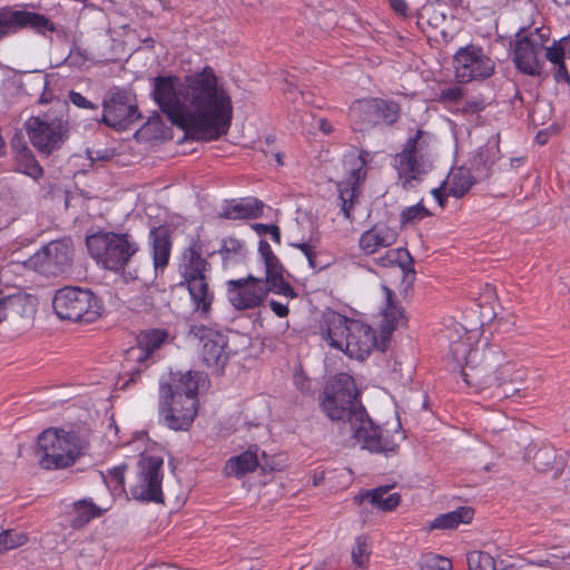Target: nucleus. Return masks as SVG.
<instances>
[{"instance_id": "nucleus-1", "label": "nucleus", "mask_w": 570, "mask_h": 570, "mask_svg": "<svg viewBox=\"0 0 570 570\" xmlns=\"http://www.w3.org/2000/svg\"><path fill=\"white\" fill-rule=\"evenodd\" d=\"M154 78L153 97L168 120L197 140H217L229 130L233 104L210 66L187 75Z\"/></svg>"}, {"instance_id": "nucleus-2", "label": "nucleus", "mask_w": 570, "mask_h": 570, "mask_svg": "<svg viewBox=\"0 0 570 570\" xmlns=\"http://www.w3.org/2000/svg\"><path fill=\"white\" fill-rule=\"evenodd\" d=\"M322 409L332 421H343L351 438L362 449L372 453L389 455L396 453L399 443L384 435L380 425L374 424L365 407L357 402L353 379L341 374L325 391Z\"/></svg>"}, {"instance_id": "nucleus-3", "label": "nucleus", "mask_w": 570, "mask_h": 570, "mask_svg": "<svg viewBox=\"0 0 570 570\" xmlns=\"http://www.w3.org/2000/svg\"><path fill=\"white\" fill-rule=\"evenodd\" d=\"M198 372L171 374L160 382L158 399L159 422L174 431H187L198 411Z\"/></svg>"}, {"instance_id": "nucleus-4", "label": "nucleus", "mask_w": 570, "mask_h": 570, "mask_svg": "<svg viewBox=\"0 0 570 570\" xmlns=\"http://www.w3.org/2000/svg\"><path fill=\"white\" fill-rule=\"evenodd\" d=\"M381 288L384 294V303L381 309L380 338L376 337L375 331L370 325L355 320L350 324V334L343 348V352L351 357L363 360L374 348L384 352L390 344L392 333L404 322V311L399 305L394 292L386 285H382Z\"/></svg>"}, {"instance_id": "nucleus-5", "label": "nucleus", "mask_w": 570, "mask_h": 570, "mask_svg": "<svg viewBox=\"0 0 570 570\" xmlns=\"http://www.w3.org/2000/svg\"><path fill=\"white\" fill-rule=\"evenodd\" d=\"M434 155V136L429 131L417 129L405 140L402 150L393 158L403 189H414L424 180L433 169Z\"/></svg>"}, {"instance_id": "nucleus-6", "label": "nucleus", "mask_w": 570, "mask_h": 570, "mask_svg": "<svg viewBox=\"0 0 570 570\" xmlns=\"http://www.w3.org/2000/svg\"><path fill=\"white\" fill-rule=\"evenodd\" d=\"M86 245L98 265L116 273L124 271L140 249L135 236L128 232L98 230L86 237Z\"/></svg>"}, {"instance_id": "nucleus-7", "label": "nucleus", "mask_w": 570, "mask_h": 570, "mask_svg": "<svg viewBox=\"0 0 570 570\" xmlns=\"http://www.w3.org/2000/svg\"><path fill=\"white\" fill-rule=\"evenodd\" d=\"M52 307L60 320L91 324L101 317L102 301L89 288L65 286L53 296Z\"/></svg>"}, {"instance_id": "nucleus-8", "label": "nucleus", "mask_w": 570, "mask_h": 570, "mask_svg": "<svg viewBox=\"0 0 570 570\" xmlns=\"http://www.w3.org/2000/svg\"><path fill=\"white\" fill-rule=\"evenodd\" d=\"M36 454L46 470L71 466L81 454L78 436L62 430H45L38 436Z\"/></svg>"}, {"instance_id": "nucleus-9", "label": "nucleus", "mask_w": 570, "mask_h": 570, "mask_svg": "<svg viewBox=\"0 0 570 570\" xmlns=\"http://www.w3.org/2000/svg\"><path fill=\"white\" fill-rule=\"evenodd\" d=\"M400 115L399 102L382 98L355 100L350 107V118L356 131H368L381 124L393 126Z\"/></svg>"}, {"instance_id": "nucleus-10", "label": "nucleus", "mask_w": 570, "mask_h": 570, "mask_svg": "<svg viewBox=\"0 0 570 570\" xmlns=\"http://www.w3.org/2000/svg\"><path fill=\"white\" fill-rule=\"evenodd\" d=\"M24 128L32 146L45 155L60 149L69 135V122L62 117L43 118L33 116L27 119Z\"/></svg>"}, {"instance_id": "nucleus-11", "label": "nucleus", "mask_w": 570, "mask_h": 570, "mask_svg": "<svg viewBox=\"0 0 570 570\" xmlns=\"http://www.w3.org/2000/svg\"><path fill=\"white\" fill-rule=\"evenodd\" d=\"M73 244L70 238L49 242L29 257L27 265L45 276H60L67 273L73 259Z\"/></svg>"}, {"instance_id": "nucleus-12", "label": "nucleus", "mask_w": 570, "mask_h": 570, "mask_svg": "<svg viewBox=\"0 0 570 570\" xmlns=\"http://www.w3.org/2000/svg\"><path fill=\"white\" fill-rule=\"evenodd\" d=\"M27 29L46 36L55 32L56 26L46 16L26 10L23 4L0 7V40Z\"/></svg>"}, {"instance_id": "nucleus-13", "label": "nucleus", "mask_w": 570, "mask_h": 570, "mask_svg": "<svg viewBox=\"0 0 570 570\" xmlns=\"http://www.w3.org/2000/svg\"><path fill=\"white\" fill-rule=\"evenodd\" d=\"M164 459L157 455H146L137 463L136 482L129 492L134 500L140 502H164L163 472Z\"/></svg>"}, {"instance_id": "nucleus-14", "label": "nucleus", "mask_w": 570, "mask_h": 570, "mask_svg": "<svg viewBox=\"0 0 570 570\" xmlns=\"http://www.w3.org/2000/svg\"><path fill=\"white\" fill-rule=\"evenodd\" d=\"M101 106V117L96 120L115 129L126 128L140 118L135 97L125 88H110L105 95Z\"/></svg>"}, {"instance_id": "nucleus-15", "label": "nucleus", "mask_w": 570, "mask_h": 570, "mask_svg": "<svg viewBox=\"0 0 570 570\" xmlns=\"http://www.w3.org/2000/svg\"><path fill=\"white\" fill-rule=\"evenodd\" d=\"M454 73L459 82L490 78L495 68L494 61L485 55L480 46L461 47L453 57Z\"/></svg>"}, {"instance_id": "nucleus-16", "label": "nucleus", "mask_w": 570, "mask_h": 570, "mask_svg": "<svg viewBox=\"0 0 570 570\" xmlns=\"http://www.w3.org/2000/svg\"><path fill=\"white\" fill-rule=\"evenodd\" d=\"M347 164L348 176L337 184V190L344 217L352 222V212L358 202L361 185L366 177L367 153L361 151L357 156L350 157Z\"/></svg>"}, {"instance_id": "nucleus-17", "label": "nucleus", "mask_w": 570, "mask_h": 570, "mask_svg": "<svg viewBox=\"0 0 570 570\" xmlns=\"http://www.w3.org/2000/svg\"><path fill=\"white\" fill-rule=\"evenodd\" d=\"M226 286L228 302L237 311L259 307L271 293L261 278L253 275L229 279Z\"/></svg>"}, {"instance_id": "nucleus-18", "label": "nucleus", "mask_w": 570, "mask_h": 570, "mask_svg": "<svg viewBox=\"0 0 570 570\" xmlns=\"http://www.w3.org/2000/svg\"><path fill=\"white\" fill-rule=\"evenodd\" d=\"M542 48V43L533 38V33L527 35L525 28H520L512 43V61L515 68L527 76H540L542 63L539 55Z\"/></svg>"}, {"instance_id": "nucleus-19", "label": "nucleus", "mask_w": 570, "mask_h": 570, "mask_svg": "<svg viewBox=\"0 0 570 570\" xmlns=\"http://www.w3.org/2000/svg\"><path fill=\"white\" fill-rule=\"evenodd\" d=\"M195 335L199 336L203 341L202 356L204 363L209 368L217 371L223 370L228 361V354L226 352L227 338L223 334L205 326L197 328Z\"/></svg>"}, {"instance_id": "nucleus-20", "label": "nucleus", "mask_w": 570, "mask_h": 570, "mask_svg": "<svg viewBox=\"0 0 570 570\" xmlns=\"http://www.w3.org/2000/svg\"><path fill=\"white\" fill-rule=\"evenodd\" d=\"M168 336V332L161 328L141 332L137 337V344L126 351L125 361L127 363L145 364L165 344Z\"/></svg>"}, {"instance_id": "nucleus-21", "label": "nucleus", "mask_w": 570, "mask_h": 570, "mask_svg": "<svg viewBox=\"0 0 570 570\" xmlns=\"http://www.w3.org/2000/svg\"><path fill=\"white\" fill-rule=\"evenodd\" d=\"M210 269V263L202 257L200 246L197 243L190 245L184 252L181 263L179 264V274L183 278L179 286L207 278Z\"/></svg>"}, {"instance_id": "nucleus-22", "label": "nucleus", "mask_w": 570, "mask_h": 570, "mask_svg": "<svg viewBox=\"0 0 570 570\" xmlns=\"http://www.w3.org/2000/svg\"><path fill=\"white\" fill-rule=\"evenodd\" d=\"M355 320L334 312L327 311L323 315L321 326L323 338L334 348L343 351L347 335L350 334V324Z\"/></svg>"}, {"instance_id": "nucleus-23", "label": "nucleus", "mask_w": 570, "mask_h": 570, "mask_svg": "<svg viewBox=\"0 0 570 570\" xmlns=\"http://www.w3.org/2000/svg\"><path fill=\"white\" fill-rule=\"evenodd\" d=\"M148 242L151 248L155 272H163L169 264L173 248L170 227L167 225L153 227L149 232Z\"/></svg>"}, {"instance_id": "nucleus-24", "label": "nucleus", "mask_w": 570, "mask_h": 570, "mask_svg": "<svg viewBox=\"0 0 570 570\" xmlns=\"http://www.w3.org/2000/svg\"><path fill=\"white\" fill-rule=\"evenodd\" d=\"M376 264L382 267L397 266L402 273V285L406 292L415 281V271L413 268V258L409 250L404 247L389 249L384 255L375 259Z\"/></svg>"}, {"instance_id": "nucleus-25", "label": "nucleus", "mask_w": 570, "mask_h": 570, "mask_svg": "<svg viewBox=\"0 0 570 570\" xmlns=\"http://www.w3.org/2000/svg\"><path fill=\"white\" fill-rule=\"evenodd\" d=\"M265 267V276L259 277L265 287L268 288L271 293L285 296L287 298H295L297 293L294 287L285 279V274H287L286 268L279 261V258H274L272 261L263 263Z\"/></svg>"}, {"instance_id": "nucleus-26", "label": "nucleus", "mask_w": 570, "mask_h": 570, "mask_svg": "<svg viewBox=\"0 0 570 570\" xmlns=\"http://www.w3.org/2000/svg\"><path fill=\"white\" fill-rule=\"evenodd\" d=\"M397 234L386 225L376 224L363 232L358 239V247L364 255H373L382 248L392 246Z\"/></svg>"}, {"instance_id": "nucleus-27", "label": "nucleus", "mask_w": 570, "mask_h": 570, "mask_svg": "<svg viewBox=\"0 0 570 570\" xmlns=\"http://www.w3.org/2000/svg\"><path fill=\"white\" fill-rule=\"evenodd\" d=\"M500 159V135L489 137L471 159V167L478 173L479 178H488L492 166Z\"/></svg>"}, {"instance_id": "nucleus-28", "label": "nucleus", "mask_w": 570, "mask_h": 570, "mask_svg": "<svg viewBox=\"0 0 570 570\" xmlns=\"http://www.w3.org/2000/svg\"><path fill=\"white\" fill-rule=\"evenodd\" d=\"M264 203L255 197L230 200L224 207L220 214L227 219H255L263 215Z\"/></svg>"}, {"instance_id": "nucleus-29", "label": "nucleus", "mask_w": 570, "mask_h": 570, "mask_svg": "<svg viewBox=\"0 0 570 570\" xmlns=\"http://www.w3.org/2000/svg\"><path fill=\"white\" fill-rule=\"evenodd\" d=\"M258 446L250 445L238 455H234L226 461L224 472L227 476L242 478L247 473L254 472L258 466Z\"/></svg>"}, {"instance_id": "nucleus-30", "label": "nucleus", "mask_w": 570, "mask_h": 570, "mask_svg": "<svg viewBox=\"0 0 570 570\" xmlns=\"http://www.w3.org/2000/svg\"><path fill=\"white\" fill-rule=\"evenodd\" d=\"M190 295L191 302L195 305V311L199 312L203 316H208L214 302V292L209 287V278L195 281L185 284Z\"/></svg>"}, {"instance_id": "nucleus-31", "label": "nucleus", "mask_w": 570, "mask_h": 570, "mask_svg": "<svg viewBox=\"0 0 570 570\" xmlns=\"http://www.w3.org/2000/svg\"><path fill=\"white\" fill-rule=\"evenodd\" d=\"M475 181L476 178L471 174L470 169L461 166L451 169L443 185L446 186L449 195L461 198L471 189Z\"/></svg>"}, {"instance_id": "nucleus-32", "label": "nucleus", "mask_w": 570, "mask_h": 570, "mask_svg": "<svg viewBox=\"0 0 570 570\" xmlns=\"http://www.w3.org/2000/svg\"><path fill=\"white\" fill-rule=\"evenodd\" d=\"M105 510L96 505L91 500L82 499L76 501L69 512L70 527L72 529H81L92 519L99 518Z\"/></svg>"}, {"instance_id": "nucleus-33", "label": "nucleus", "mask_w": 570, "mask_h": 570, "mask_svg": "<svg viewBox=\"0 0 570 570\" xmlns=\"http://www.w3.org/2000/svg\"><path fill=\"white\" fill-rule=\"evenodd\" d=\"M473 517V511L468 507H461L449 513L439 515L431 523L432 529H455L461 523H468Z\"/></svg>"}, {"instance_id": "nucleus-34", "label": "nucleus", "mask_w": 570, "mask_h": 570, "mask_svg": "<svg viewBox=\"0 0 570 570\" xmlns=\"http://www.w3.org/2000/svg\"><path fill=\"white\" fill-rule=\"evenodd\" d=\"M365 498L380 510L392 511L401 502L399 493H390V487H379L366 492Z\"/></svg>"}, {"instance_id": "nucleus-35", "label": "nucleus", "mask_w": 570, "mask_h": 570, "mask_svg": "<svg viewBox=\"0 0 570 570\" xmlns=\"http://www.w3.org/2000/svg\"><path fill=\"white\" fill-rule=\"evenodd\" d=\"M534 449L535 451L532 455L534 469L538 471L551 470L557 460L556 449L551 444H542L539 448L532 445L528 448V455H530Z\"/></svg>"}, {"instance_id": "nucleus-36", "label": "nucleus", "mask_w": 570, "mask_h": 570, "mask_svg": "<svg viewBox=\"0 0 570 570\" xmlns=\"http://www.w3.org/2000/svg\"><path fill=\"white\" fill-rule=\"evenodd\" d=\"M14 167L16 171L24 174L35 180H38L43 176V168L40 166L32 153L16 156Z\"/></svg>"}, {"instance_id": "nucleus-37", "label": "nucleus", "mask_w": 570, "mask_h": 570, "mask_svg": "<svg viewBox=\"0 0 570 570\" xmlns=\"http://www.w3.org/2000/svg\"><path fill=\"white\" fill-rule=\"evenodd\" d=\"M28 299L29 296L20 292L4 295L0 291V323L7 318L9 309H18L24 306Z\"/></svg>"}, {"instance_id": "nucleus-38", "label": "nucleus", "mask_w": 570, "mask_h": 570, "mask_svg": "<svg viewBox=\"0 0 570 570\" xmlns=\"http://www.w3.org/2000/svg\"><path fill=\"white\" fill-rule=\"evenodd\" d=\"M353 563L361 569H365L370 562L371 548L365 535H358L355 539V544L352 549Z\"/></svg>"}, {"instance_id": "nucleus-39", "label": "nucleus", "mask_w": 570, "mask_h": 570, "mask_svg": "<svg viewBox=\"0 0 570 570\" xmlns=\"http://www.w3.org/2000/svg\"><path fill=\"white\" fill-rule=\"evenodd\" d=\"M431 212L423 205V202H419L413 206L405 207L400 215L402 225H414L426 217H430Z\"/></svg>"}, {"instance_id": "nucleus-40", "label": "nucleus", "mask_w": 570, "mask_h": 570, "mask_svg": "<svg viewBox=\"0 0 570 570\" xmlns=\"http://www.w3.org/2000/svg\"><path fill=\"white\" fill-rule=\"evenodd\" d=\"M469 570H497L493 557L483 551H472L468 554Z\"/></svg>"}, {"instance_id": "nucleus-41", "label": "nucleus", "mask_w": 570, "mask_h": 570, "mask_svg": "<svg viewBox=\"0 0 570 570\" xmlns=\"http://www.w3.org/2000/svg\"><path fill=\"white\" fill-rule=\"evenodd\" d=\"M245 253V245L242 240L228 237L222 240V246L218 249V254L222 255L224 262L229 258V255L243 256Z\"/></svg>"}, {"instance_id": "nucleus-42", "label": "nucleus", "mask_w": 570, "mask_h": 570, "mask_svg": "<svg viewBox=\"0 0 570 570\" xmlns=\"http://www.w3.org/2000/svg\"><path fill=\"white\" fill-rule=\"evenodd\" d=\"M27 537L12 530H6L0 533V554L9 549L22 546Z\"/></svg>"}, {"instance_id": "nucleus-43", "label": "nucleus", "mask_w": 570, "mask_h": 570, "mask_svg": "<svg viewBox=\"0 0 570 570\" xmlns=\"http://www.w3.org/2000/svg\"><path fill=\"white\" fill-rule=\"evenodd\" d=\"M89 56L87 50L73 43L68 56L63 59L61 65L79 69L86 65Z\"/></svg>"}, {"instance_id": "nucleus-44", "label": "nucleus", "mask_w": 570, "mask_h": 570, "mask_svg": "<svg viewBox=\"0 0 570 570\" xmlns=\"http://www.w3.org/2000/svg\"><path fill=\"white\" fill-rule=\"evenodd\" d=\"M464 90L460 86H452L440 91L438 101L442 104H456L462 100Z\"/></svg>"}, {"instance_id": "nucleus-45", "label": "nucleus", "mask_w": 570, "mask_h": 570, "mask_svg": "<svg viewBox=\"0 0 570 570\" xmlns=\"http://www.w3.org/2000/svg\"><path fill=\"white\" fill-rule=\"evenodd\" d=\"M423 570H451L452 562L450 559L433 554L428 558L422 563Z\"/></svg>"}, {"instance_id": "nucleus-46", "label": "nucleus", "mask_w": 570, "mask_h": 570, "mask_svg": "<svg viewBox=\"0 0 570 570\" xmlns=\"http://www.w3.org/2000/svg\"><path fill=\"white\" fill-rule=\"evenodd\" d=\"M252 228L257 233V235L269 236L274 243L281 244V229L277 225L255 223L252 225Z\"/></svg>"}, {"instance_id": "nucleus-47", "label": "nucleus", "mask_w": 570, "mask_h": 570, "mask_svg": "<svg viewBox=\"0 0 570 570\" xmlns=\"http://www.w3.org/2000/svg\"><path fill=\"white\" fill-rule=\"evenodd\" d=\"M68 100L70 104L76 106L80 109H87V110H98V105L89 100L87 97H85L82 94L70 90L68 92Z\"/></svg>"}, {"instance_id": "nucleus-48", "label": "nucleus", "mask_w": 570, "mask_h": 570, "mask_svg": "<svg viewBox=\"0 0 570 570\" xmlns=\"http://www.w3.org/2000/svg\"><path fill=\"white\" fill-rule=\"evenodd\" d=\"M546 58L551 63L557 65L564 61L566 53L560 40H554L549 47H546Z\"/></svg>"}, {"instance_id": "nucleus-49", "label": "nucleus", "mask_w": 570, "mask_h": 570, "mask_svg": "<svg viewBox=\"0 0 570 570\" xmlns=\"http://www.w3.org/2000/svg\"><path fill=\"white\" fill-rule=\"evenodd\" d=\"M127 465L120 464L108 471L110 481L115 483V489L124 490L125 489V472Z\"/></svg>"}, {"instance_id": "nucleus-50", "label": "nucleus", "mask_w": 570, "mask_h": 570, "mask_svg": "<svg viewBox=\"0 0 570 570\" xmlns=\"http://www.w3.org/2000/svg\"><path fill=\"white\" fill-rule=\"evenodd\" d=\"M11 149L16 153V156H20L21 154L31 153L30 148L28 147L22 134H14V136L11 139Z\"/></svg>"}, {"instance_id": "nucleus-51", "label": "nucleus", "mask_w": 570, "mask_h": 570, "mask_svg": "<svg viewBox=\"0 0 570 570\" xmlns=\"http://www.w3.org/2000/svg\"><path fill=\"white\" fill-rule=\"evenodd\" d=\"M469 351L470 347L465 342L458 341L451 344V352L458 363L466 357Z\"/></svg>"}, {"instance_id": "nucleus-52", "label": "nucleus", "mask_w": 570, "mask_h": 570, "mask_svg": "<svg viewBox=\"0 0 570 570\" xmlns=\"http://www.w3.org/2000/svg\"><path fill=\"white\" fill-rule=\"evenodd\" d=\"M258 255L263 263L272 261L274 258H277V256L274 254L269 243L264 238L259 239Z\"/></svg>"}, {"instance_id": "nucleus-53", "label": "nucleus", "mask_w": 570, "mask_h": 570, "mask_svg": "<svg viewBox=\"0 0 570 570\" xmlns=\"http://www.w3.org/2000/svg\"><path fill=\"white\" fill-rule=\"evenodd\" d=\"M138 366L130 368L128 372L124 373V384L122 389H126L130 386L131 384H135L141 375L142 368L140 364H137Z\"/></svg>"}, {"instance_id": "nucleus-54", "label": "nucleus", "mask_w": 570, "mask_h": 570, "mask_svg": "<svg viewBox=\"0 0 570 570\" xmlns=\"http://www.w3.org/2000/svg\"><path fill=\"white\" fill-rule=\"evenodd\" d=\"M557 69L553 73V78L557 82H567L570 86V75L568 72L564 61L557 63Z\"/></svg>"}, {"instance_id": "nucleus-55", "label": "nucleus", "mask_w": 570, "mask_h": 570, "mask_svg": "<svg viewBox=\"0 0 570 570\" xmlns=\"http://www.w3.org/2000/svg\"><path fill=\"white\" fill-rule=\"evenodd\" d=\"M269 307L278 317H286L289 313L287 304H284L275 299L269 301Z\"/></svg>"}, {"instance_id": "nucleus-56", "label": "nucleus", "mask_w": 570, "mask_h": 570, "mask_svg": "<svg viewBox=\"0 0 570 570\" xmlns=\"http://www.w3.org/2000/svg\"><path fill=\"white\" fill-rule=\"evenodd\" d=\"M391 8L397 14L406 17L409 14V6L405 0H390Z\"/></svg>"}, {"instance_id": "nucleus-57", "label": "nucleus", "mask_w": 570, "mask_h": 570, "mask_svg": "<svg viewBox=\"0 0 570 570\" xmlns=\"http://www.w3.org/2000/svg\"><path fill=\"white\" fill-rule=\"evenodd\" d=\"M445 187L446 186L442 183L440 187L432 190V195L441 207H444L445 203L448 202V197L450 196L448 190L446 193L443 191Z\"/></svg>"}, {"instance_id": "nucleus-58", "label": "nucleus", "mask_w": 570, "mask_h": 570, "mask_svg": "<svg viewBox=\"0 0 570 570\" xmlns=\"http://www.w3.org/2000/svg\"><path fill=\"white\" fill-rule=\"evenodd\" d=\"M484 107L485 106L482 100H471V101L465 102V105L463 107V111L474 114V112L482 111L484 109Z\"/></svg>"}, {"instance_id": "nucleus-59", "label": "nucleus", "mask_w": 570, "mask_h": 570, "mask_svg": "<svg viewBox=\"0 0 570 570\" xmlns=\"http://www.w3.org/2000/svg\"><path fill=\"white\" fill-rule=\"evenodd\" d=\"M292 247H295L299 249L306 258L311 257V255L314 253V248L311 244L302 242V243H291Z\"/></svg>"}, {"instance_id": "nucleus-60", "label": "nucleus", "mask_w": 570, "mask_h": 570, "mask_svg": "<svg viewBox=\"0 0 570 570\" xmlns=\"http://www.w3.org/2000/svg\"><path fill=\"white\" fill-rule=\"evenodd\" d=\"M308 265L311 268L315 271H322L326 267V264H321L317 258L315 252L307 258Z\"/></svg>"}, {"instance_id": "nucleus-61", "label": "nucleus", "mask_w": 570, "mask_h": 570, "mask_svg": "<svg viewBox=\"0 0 570 570\" xmlns=\"http://www.w3.org/2000/svg\"><path fill=\"white\" fill-rule=\"evenodd\" d=\"M566 57L570 59V33L563 38L560 39Z\"/></svg>"}, {"instance_id": "nucleus-62", "label": "nucleus", "mask_w": 570, "mask_h": 570, "mask_svg": "<svg viewBox=\"0 0 570 570\" xmlns=\"http://www.w3.org/2000/svg\"><path fill=\"white\" fill-rule=\"evenodd\" d=\"M320 129L325 134H330L332 131V125L326 119H321Z\"/></svg>"}, {"instance_id": "nucleus-63", "label": "nucleus", "mask_w": 570, "mask_h": 570, "mask_svg": "<svg viewBox=\"0 0 570 570\" xmlns=\"http://www.w3.org/2000/svg\"><path fill=\"white\" fill-rule=\"evenodd\" d=\"M450 4L452 7H454L455 9L458 8H464V1L463 0H449Z\"/></svg>"}, {"instance_id": "nucleus-64", "label": "nucleus", "mask_w": 570, "mask_h": 570, "mask_svg": "<svg viewBox=\"0 0 570 570\" xmlns=\"http://www.w3.org/2000/svg\"><path fill=\"white\" fill-rule=\"evenodd\" d=\"M532 33H533V35L535 33V35H538V36L540 37V39H541V41H540V42H541L542 45H543V41H544L546 39H548V36H546V35H543V33H542V29H541V28H535V29H534V32H532Z\"/></svg>"}]
</instances>
